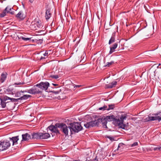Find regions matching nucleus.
Segmentation results:
<instances>
[{
    "label": "nucleus",
    "instance_id": "cd10ccee",
    "mask_svg": "<svg viewBox=\"0 0 161 161\" xmlns=\"http://www.w3.org/2000/svg\"><path fill=\"white\" fill-rule=\"evenodd\" d=\"M20 99L19 98L17 99H15L14 98H11L10 97H9V98L8 99V100H9L10 101H9V102L12 101L13 102H17Z\"/></svg>",
    "mask_w": 161,
    "mask_h": 161
},
{
    "label": "nucleus",
    "instance_id": "20e7f679",
    "mask_svg": "<svg viewBox=\"0 0 161 161\" xmlns=\"http://www.w3.org/2000/svg\"><path fill=\"white\" fill-rule=\"evenodd\" d=\"M100 121H101V119L99 118L97 120L86 122L84 124V126L87 128L95 126H98L100 123Z\"/></svg>",
    "mask_w": 161,
    "mask_h": 161
},
{
    "label": "nucleus",
    "instance_id": "4be33fe9",
    "mask_svg": "<svg viewBox=\"0 0 161 161\" xmlns=\"http://www.w3.org/2000/svg\"><path fill=\"white\" fill-rule=\"evenodd\" d=\"M50 10L49 9L47 10L46 12L45 17L47 20L49 19L51 16V14L50 13Z\"/></svg>",
    "mask_w": 161,
    "mask_h": 161
},
{
    "label": "nucleus",
    "instance_id": "4c0bfd02",
    "mask_svg": "<svg viewBox=\"0 0 161 161\" xmlns=\"http://www.w3.org/2000/svg\"><path fill=\"white\" fill-rule=\"evenodd\" d=\"M51 92H52L55 94H58L59 92L58 91H52Z\"/></svg>",
    "mask_w": 161,
    "mask_h": 161
},
{
    "label": "nucleus",
    "instance_id": "37998d69",
    "mask_svg": "<svg viewBox=\"0 0 161 161\" xmlns=\"http://www.w3.org/2000/svg\"><path fill=\"white\" fill-rule=\"evenodd\" d=\"M23 83H21L20 82H19V83H18L17 84V85H20V84H23Z\"/></svg>",
    "mask_w": 161,
    "mask_h": 161
},
{
    "label": "nucleus",
    "instance_id": "49530a36",
    "mask_svg": "<svg viewBox=\"0 0 161 161\" xmlns=\"http://www.w3.org/2000/svg\"><path fill=\"white\" fill-rule=\"evenodd\" d=\"M160 65V64H159V65Z\"/></svg>",
    "mask_w": 161,
    "mask_h": 161
},
{
    "label": "nucleus",
    "instance_id": "9d476101",
    "mask_svg": "<svg viewBox=\"0 0 161 161\" xmlns=\"http://www.w3.org/2000/svg\"><path fill=\"white\" fill-rule=\"evenodd\" d=\"M58 124H60V123H57L54 125H51L48 127V128L53 133H55L56 134H60L59 131L58 129V128H59L57 126L58 125Z\"/></svg>",
    "mask_w": 161,
    "mask_h": 161
},
{
    "label": "nucleus",
    "instance_id": "473e14b6",
    "mask_svg": "<svg viewBox=\"0 0 161 161\" xmlns=\"http://www.w3.org/2000/svg\"><path fill=\"white\" fill-rule=\"evenodd\" d=\"M154 151L159 150L161 151V147H156L154 148Z\"/></svg>",
    "mask_w": 161,
    "mask_h": 161
},
{
    "label": "nucleus",
    "instance_id": "f704fd0d",
    "mask_svg": "<svg viewBox=\"0 0 161 161\" xmlns=\"http://www.w3.org/2000/svg\"><path fill=\"white\" fill-rule=\"evenodd\" d=\"M105 137H106L109 139L111 141L114 140V138L113 137L110 136H106Z\"/></svg>",
    "mask_w": 161,
    "mask_h": 161
},
{
    "label": "nucleus",
    "instance_id": "0eeeda50",
    "mask_svg": "<svg viewBox=\"0 0 161 161\" xmlns=\"http://www.w3.org/2000/svg\"><path fill=\"white\" fill-rule=\"evenodd\" d=\"M58 125L60 130L63 132L65 136L68 135L69 126L68 127L64 123H61L60 124Z\"/></svg>",
    "mask_w": 161,
    "mask_h": 161
},
{
    "label": "nucleus",
    "instance_id": "dca6fc26",
    "mask_svg": "<svg viewBox=\"0 0 161 161\" xmlns=\"http://www.w3.org/2000/svg\"><path fill=\"white\" fill-rule=\"evenodd\" d=\"M118 44L117 43H114L110 47V50L109 54H111L115 51V49L117 47Z\"/></svg>",
    "mask_w": 161,
    "mask_h": 161
},
{
    "label": "nucleus",
    "instance_id": "412c9836",
    "mask_svg": "<svg viewBox=\"0 0 161 161\" xmlns=\"http://www.w3.org/2000/svg\"><path fill=\"white\" fill-rule=\"evenodd\" d=\"M7 74L5 73H3L1 75V78H0V81L2 83L6 79L7 76Z\"/></svg>",
    "mask_w": 161,
    "mask_h": 161
},
{
    "label": "nucleus",
    "instance_id": "4468645a",
    "mask_svg": "<svg viewBox=\"0 0 161 161\" xmlns=\"http://www.w3.org/2000/svg\"><path fill=\"white\" fill-rule=\"evenodd\" d=\"M22 139L21 141V142L23 141H28L31 138V135L27 133L22 134Z\"/></svg>",
    "mask_w": 161,
    "mask_h": 161
},
{
    "label": "nucleus",
    "instance_id": "f3484780",
    "mask_svg": "<svg viewBox=\"0 0 161 161\" xmlns=\"http://www.w3.org/2000/svg\"><path fill=\"white\" fill-rule=\"evenodd\" d=\"M50 137V135L48 133H40V139H46Z\"/></svg>",
    "mask_w": 161,
    "mask_h": 161
},
{
    "label": "nucleus",
    "instance_id": "a878e982",
    "mask_svg": "<svg viewBox=\"0 0 161 161\" xmlns=\"http://www.w3.org/2000/svg\"><path fill=\"white\" fill-rule=\"evenodd\" d=\"M24 92H26V91H24ZM24 92V91H20L17 92L15 94V97H21L23 95V93Z\"/></svg>",
    "mask_w": 161,
    "mask_h": 161
},
{
    "label": "nucleus",
    "instance_id": "c756f323",
    "mask_svg": "<svg viewBox=\"0 0 161 161\" xmlns=\"http://www.w3.org/2000/svg\"><path fill=\"white\" fill-rule=\"evenodd\" d=\"M114 63V62L112 61L110 62L107 63V64L105 66V67H109L111 65Z\"/></svg>",
    "mask_w": 161,
    "mask_h": 161
},
{
    "label": "nucleus",
    "instance_id": "ddd939ff",
    "mask_svg": "<svg viewBox=\"0 0 161 161\" xmlns=\"http://www.w3.org/2000/svg\"><path fill=\"white\" fill-rule=\"evenodd\" d=\"M36 26H37V28H40L42 26L41 22L40 20H38L37 21H34V24L31 25V28L34 27L35 28V29L37 30V29H36Z\"/></svg>",
    "mask_w": 161,
    "mask_h": 161
},
{
    "label": "nucleus",
    "instance_id": "aec40b11",
    "mask_svg": "<svg viewBox=\"0 0 161 161\" xmlns=\"http://www.w3.org/2000/svg\"><path fill=\"white\" fill-rule=\"evenodd\" d=\"M32 139H40V133H33L32 134Z\"/></svg>",
    "mask_w": 161,
    "mask_h": 161
},
{
    "label": "nucleus",
    "instance_id": "e433bc0d",
    "mask_svg": "<svg viewBox=\"0 0 161 161\" xmlns=\"http://www.w3.org/2000/svg\"><path fill=\"white\" fill-rule=\"evenodd\" d=\"M43 55L45 56H46L47 57L48 55V52L47 51H46V52L45 53L43 54Z\"/></svg>",
    "mask_w": 161,
    "mask_h": 161
},
{
    "label": "nucleus",
    "instance_id": "c03bdc74",
    "mask_svg": "<svg viewBox=\"0 0 161 161\" xmlns=\"http://www.w3.org/2000/svg\"><path fill=\"white\" fill-rule=\"evenodd\" d=\"M0 2L2 3H3V1L2 0H0Z\"/></svg>",
    "mask_w": 161,
    "mask_h": 161
},
{
    "label": "nucleus",
    "instance_id": "6e6552de",
    "mask_svg": "<svg viewBox=\"0 0 161 161\" xmlns=\"http://www.w3.org/2000/svg\"><path fill=\"white\" fill-rule=\"evenodd\" d=\"M10 146V143L7 140L0 141V151H3L8 149Z\"/></svg>",
    "mask_w": 161,
    "mask_h": 161
},
{
    "label": "nucleus",
    "instance_id": "6ab92c4d",
    "mask_svg": "<svg viewBox=\"0 0 161 161\" xmlns=\"http://www.w3.org/2000/svg\"><path fill=\"white\" fill-rule=\"evenodd\" d=\"M16 17L17 18L19 19L20 20H23L25 17L22 13V12L21 11L19 12V13L16 15Z\"/></svg>",
    "mask_w": 161,
    "mask_h": 161
},
{
    "label": "nucleus",
    "instance_id": "a211bd4d",
    "mask_svg": "<svg viewBox=\"0 0 161 161\" xmlns=\"http://www.w3.org/2000/svg\"><path fill=\"white\" fill-rule=\"evenodd\" d=\"M117 84V82L116 81H114L112 82L111 83H109V84H107L106 85V87L107 88H112L113 87H114Z\"/></svg>",
    "mask_w": 161,
    "mask_h": 161
},
{
    "label": "nucleus",
    "instance_id": "bb28decb",
    "mask_svg": "<svg viewBox=\"0 0 161 161\" xmlns=\"http://www.w3.org/2000/svg\"><path fill=\"white\" fill-rule=\"evenodd\" d=\"M32 37L30 38H26L22 36L20 37V38L22 39L23 40L27 41H32Z\"/></svg>",
    "mask_w": 161,
    "mask_h": 161
},
{
    "label": "nucleus",
    "instance_id": "7c9ffc66",
    "mask_svg": "<svg viewBox=\"0 0 161 161\" xmlns=\"http://www.w3.org/2000/svg\"><path fill=\"white\" fill-rule=\"evenodd\" d=\"M98 109L99 110H107V106H104L103 107L99 108Z\"/></svg>",
    "mask_w": 161,
    "mask_h": 161
},
{
    "label": "nucleus",
    "instance_id": "2eb2a0df",
    "mask_svg": "<svg viewBox=\"0 0 161 161\" xmlns=\"http://www.w3.org/2000/svg\"><path fill=\"white\" fill-rule=\"evenodd\" d=\"M10 140L13 143V145L17 144V141L19 140V136L13 137L12 138H9Z\"/></svg>",
    "mask_w": 161,
    "mask_h": 161
},
{
    "label": "nucleus",
    "instance_id": "ea45409f",
    "mask_svg": "<svg viewBox=\"0 0 161 161\" xmlns=\"http://www.w3.org/2000/svg\"><path fill=\"white\" fill-rule=\"evenodd\" d=\"M45 57H42H42H41V58H40V59L41 60H42L43 59H45Z\"/></svg>",
    "mask_w": 161,
    "mask_h": 161
},
{
    "label": "nucleus",
    "instance_id": "f03ea898",
    "mask_svg": "<svg viewBox=\"0 0 161 161\" xmlns=\"http://www.w3.org/2000/svg\"><path fill=\"white\" fill-rule=\"evenodd\" d=\"M100 118L101 119L100 123H102L103 126L105 128H107L106 125L107 121H113L116 123L118 120V119L116 118L115 116L113 115L107 116L106 117L103 119Z\"/></svg>",
    "mask_w": 161,
    "mask_h": 161
},
{
    "label": "nucleus",
    "instance_id": "39448f33",
    "mask_svg": "<svg viewBox=\"0 0 161 161\" xmlns=\"http://www.w3.org/2000/svg\"><path fill=\"white\" fill-rule=\"evenodd\" d=\"M126 118V116L125 115H122L119 117L118 119L117 122L116 124L120 128L126 130L127 129V126L125 124L123 123V121L124 119H125Z\"/></svg>",
    "mask_w": 161,
    "mask_h": 161
},
{
    "label": "nucleus",
    "instance_id": "393cba45",
    "mask_svg": "<svg viewBox=\"0 0 161 161\" xmlns=\"http://www.w3.org/2000/svg\"><path fill=\"white\" fill-rule=\"evenodd\" d=\"M32 41L33 42H36L37 43H40L41 44L43 40L42 39H32Z\"/></svg>",
    "mask_w": 161,
    "mask_h": 161
},
{
    "label": "nucleus",
    "instance_id": "c85d7f7f",
    "mask_svg": "<svg viewBox=\"0 0 161 161\" xmlns=\"http://www.w3.org/2000/svg\"><path fill=\"white\" fill-rule=\"evenodd\" d=\"M114 107V105H109L108 107H107V110H109L110 109H113Z\"/></svg>",
    "mask_w": 161,
    "mask_h": 161
},
{
    "label": "nucleus",
    "instance_id": "5701e85b",
    "mask_svg": "<svg viewBox=\"0 0 161 161\" xmlns=\"http://www.w3.org/2000/svg\"><path fill=\"white\" fill-rule=\"evenodd\" d=\"M115 39V34L114 33L113 34L112 36L108 42V44L110 45L111 43L114 42Z\"/></svg>",
    "mask_w": 161,
    "mask_h": 161
},
{
    "label": "nucleus",
    "instance_id": "9b49d317",
    "mask_svg": "<svg viewBox=\"0 0 161 161\" xmlns=\"http://www.w3.org/2000/svg\"><path fill=\"white\" fill-rule=\"evenodd\" d=\"M38 84L42 91L43 90H44L46 91V90H47L48 86H49V83L47 82H41Z\"/></svg>",
    "mask_w": 161,
    "mask_h": 161
},
{
    "label": "nucleus",
    "instance_id": "2f4dec72",
    "mask_svg": "<svg viewBox=\"0 0 161 161\" xmlns=\"http://www.w3.org/2000/svg\"><path fill=\"white\" fill-rule=\"evenodd\" d=\"M50 77L55 79H58L59 77L58 75H51Z\"/></svg>",
    "mask_w": 161,
    "mask_h": 161
},
{
    "label": "nucleus",
    "instance_id": "de8ad7c7",
    "mask_svg": "<svg viewBox=\"0 0 161 161\" xmlns=\"http://www.w3.org/2000/svg\"><path fill=\"white\" fill-rule=\"evenodd\" d=\"M47 161L46 160V161Z\"/></svg>",
    "mask_w": 161,
    "mask_h": 161
},
{
    "label": "nucleus",
    "instance_id": "423d86ee",
    "mask_svg": "<svg viewBox=\"0 0 161 161\" xmlns=\"http://www.w3.org/2000/svg\"><path fill=\"white\" fill-rule=\"evenodd\" d=\"M153 115H154L155 116H149L145 119V121H149L156 120H158V121L161 120V112Z\"/></svg>",
    "mask_w": 161,
    "mask_h": 161
},
{
    "label": "nucleus",
    "instance_id": "a19ab883",
    "mask_svg": "<svg viewBox=\"0 0 161 161\" xmlns=\"http://www.w3.org/2000/svg\"><path fill=\"white\" fill-rule=\"evenodd\" d=\"M81 85H75V87H80V86H81Z\"/></svg>",
    "mask_w": 161,
    "mask_h": 161
},
{
    "label": "nucleus",
    "instance_id": "f8f14e48",
    "mask_svg": "<svg viewBox=\"0 0 161 161\" xmlns=\"http://www.w3.org/2000/svg\"><path fill=\"white\" fill-rule=\"evenodd\" d=\"M9 97L7 96H5L3 98L0 97V103L1 107L3 108H5L6 107V104L9 102L8 101Z\"/></svg>",
    "mask_w": 161,
    "mask_h": 161
},
{
    "label": "nucleus",
    "instance_id": "72a5a7b5",
    "mask_svg": "<svg viewBox=\"0 0 161 161\" xmlns=\"http://www.w3.org/2000/svg\"><path fill=\"white\" fill-rule=\"evenodd\" d=\"M138 145V143L136 142H135L133 144L130 145V147H135Z\"/></svg>",
    "mask_w": 161,
    "mask_h": 161
},
{
    "label": "nucleus",
    "instance_id": "c9c22d12",
    "mask_svg": "<svg viewBox=\"0 0 161 161\" xmlns=\"http://www.w3.org/2000/svg\"><path fill=\"white\" fill-rule=\"evenodd\" d=\"M123 145L124 144L122 143H120L119 144L118 147V149H119V148L121 147H123Z\"/></svg>",
    "mask_w": 161,
    "mask_h": 161
},
{
    "label": "nucleus",
    "instance_id": "58836bf2",
    "mask_svg": "<svg viewBox=\"0 0 161 161\" xmlns=\"http://www.w3.org/2000/svg\"><path fill=\"white\" fill-rule=\"evenodd\" d=\"M92 161H98L97 159V157L95 159H93Z\"/></svg>",
    "mask_w": 161,
    "mask_h": 161
},
{
    "label": "nucleus",
    "instance_id": "1a4fd4ad",
    "mask_svg": "<svg viewBox=\"0 0 161 161\" xmlns=\"http://www.w3.org/2000/svg\"><path fill=\"white\" fill-rule=\"evenodd\" d=\"M12 9H13V8L9 6H7L3 10V12L0 14V17H3L6 15L7 13H8L13 14L14 13V11H11Z\"/></svg>",
    "mask_w": 161,
    "mask_h": 161
},
{
    "label": "nucleus",
    "instance_id": "7ed1b4c3",
    "mask_svg": "<svg viewBox=\"0 0 161 161\" xmlns=\"http://www.w3.org/2000/svg\"><path fill=\"white\" fill-rule=\"evenodd\" d=\"M26 92L31 94H41L42 92L38 84L35 85L30 89L27 90Z\"/></svg>",
    "mask_w": 161,
    "mask_h": 161
},
{
    "label": "nucleus",
    "instance_id": "a18cd8bd",
    "mask_svg": "<svg viewBox=\"0 0 161 161\" xmlns=\"http://www.w3.org/2000/svg\"><path fill=\"white\" fill-rule=\"evenodd\" d=\"M80 161V160H73V161Z\"/></svg>",
    "mask_w": 161,
    "mask_h": 161
},
{
    "label": "nucleus",
    "instance_id": "79ce46f5",
    "mask_svg": "<svg viewBox=\"0 0 161 161\" xmlns=\"http://www.w3.org/2000/svg\"><path fill=\"white\" fill-rule=\"evenodd\" d=\"M52 85H53V86H58V84H54V83H53Z\"/></svg>",
    "mask_w": 161,
    "mask_h": 161
},
{
    "label": "nucleus",
    "instance_id": "f257e3e1",
    "mask_svg": "<svg viewBox=\"0 0 161 161\" xmlns=\"http://www.w3.org/2000/svg\"><path fill=\"white\" fill-rule=\"evenodd\" d=\"M69 125V128L71 134L73 132L77 133L82 129V127L79 122L71 123Z\"/></svg>",
    "mask_w": 161,
    "mask_h": 161
},
{
    "label": "nucleus",
    "instance_id": "b1692460",
    "mask_svg": "<svg viewBox=\"0 0 161 161\" xmlns=\"http://www.w3.org/2000/svg\"><path fill=\"white\" fill-rule=\"evenodd\" d=\"M31 96L29 95H23L22 96H21L19 98L20 100H25L28 99L29 97H30Z\"/></svg>",
    "mask_w": 161,
    "mask_h": 161
}]
</instances>
